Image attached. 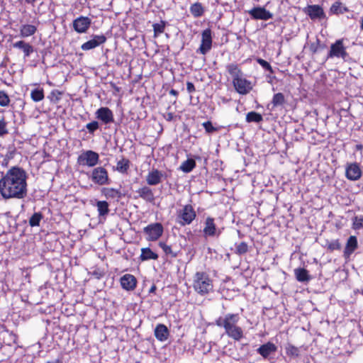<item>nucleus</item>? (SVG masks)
<instances>
[{"instance_id":"nucleus-1","label":"nucleus","mask_w":363,"mask_h":363,"mask_svg":"<svg viewBox=\"0 0 363 363\" xmlns=\"http://www.w3.org/2000/svg\"><path fill=\"white\" fill-rule=\"evenodd\" d=\"M26 172L17 167L10 169L0 180V193L6 199H23L26 195Z\"/></svg>"},{"instance_id":"nucleus-2","label":"nucleus","mask_w":363,"mask_h":363,"mask_svg":"<svg viewBox=\"0 0 363 363\" xmlns=\"http://www.w3.org/2000/svg\"><path fill=\"white\" fill-rule=\"evenodd\" d=\"M239 319L238 314L228 313L223 318L219 317L216 320V324L218 327L224 328L225 333L228 337L239 341L243 337L242 329L237 325Z\"/></svg>"},{"instance_id":"nucleus-3","label":"nucleus","mask_w":363,"mask_h":363,"mask_svg":"<svg viewBox=\"0 0 363 363\" xmlns=\"http://www.w3.org/2000/svg\"><path fill=\"white\" fill-rule=\"evenodd\" d=\"M193 288L199 294L206 295L213 291V281L204 272H197L193 277Z\"/></svg>"},{"instance_id":"nucleus-4","label":"nucleus","mask_w":363,"mask_h":363,"mask_svg":"<svg viewBox=\"0 0 363 363\" xmlns=\"http://www.w3.org/2000/svg\"><path fill=\"white\" fill-rule=\"evenodd\" d=\"M196 216V214L193 206L190 204H187L178 211L177 218L179 219V223L184 226L191 223Z\"/></svg>"},{"instance_id":"nucleus-5","label":"nucleus","mask_w":363,"mask_h":363,"mask_svg":"<svg viewBox=\"0 0 363 363\" xmlns=\"http://www.w3.org/2000/svg\"><path fill=\"white\" fill-rule=\"evenodd\" d=\"M99 160V154L92 150H87L81 154L77 158V162L82 166L94 167Z\"/></svg>"},{"instance_id":"nucleus-6","label":"nucleus","mask_w":363,"mask_h":363,"mask_svg":"<svg viewBox=\"0 0 363 363\" xmlns=\"http://www.w3.org/2000/svg\"><path fill=\"white\" fill-rule=\"evenodd\" d=\"M144 233L147 235L148 240H157L163 233V227L160 223H155L148 225L144 228Z\"/></svg>"},{"instance_id":"nucleus-7","label":"nucleus","mask_w":363,"mask_h":363,"mask_svg":"<svg viewBox=\"0 0 363 363\" xmlns=\"http://www.w3.org/2000/svg\"><path fill=\"white\" fill-rule=\"evenodd\" d=\"M341 57L343 60L347 57V52L343 45V40L340 39L331 45L330 50L328 53V57Z\"/></svg>"},{"instance_id":"nucleus-8","label":"nucleus","mask_w":363,"mask_h":363,"mask_svg":"<svg viewBox=\"0 0 363 363\" xmlns=\"http://www.w3.org/2000/svg\"><path fill=\"white\" fill-rule=\"evenodd\" d=\"M233 84L235 90L240 94L245 95L252 89L251 82L243 78L242 75L238 78L233 79Z\"/></svg>"},{"instance_id":"nucleus-9","label":"nucleus","mask_w":363,"mask_h":363,"mask_svg":"<svg viewBox=\"0 0 363 363\" xmlns=\"http://www.w3.org/2000/svg\"><path fill=\"white\" fill-rule=\"evenodd\" d=\"M91 180L99 185L108 184V175L106 169L102 167L94 169L91 174Z\"/></svg>"},{"instance_id":"nucleus-10","label":"nucleus","mask_w":363,"mask_h":363,"mask_svg":"<svg viewBox=\"0 0 363 363\" xmlns=\"http://www.w3.org/2000/svg\"><path fill=\"white\" fill-rule=\"evenodd\" d=\"M252 18L267 21L273 18V14L264 7H254L248 11Z\"/></svg>"},{"instance_id":"nucleus-11","label":"nucleus","mask_w":363,"mask_h":363,"mask_svg":"<svg viewBox=\"0 0 363 363\" xmlns=\"http://www.w3.org/2000/svg\"><path fill=\"white\" fill-rule=\"evenodd\" d=\"M91 23L89 17L80 16L73 21V28L79 33H86Z\"/></svg>"},{"instance_id":"nucleus-12","label":"nucleus","mask_w":363,"mask_h":363,"mask_svg":"<svg viewBox=\"0 0 363 363\" xmlns=\"http://www.w3.org/2000/svg\"><path fill=\"white\" fill-rule=\"evenodd\" d=\"M211 30L210 29H206L202 32L201 44L199 49L200 52L205 55L211 48Z\"/></svg>"},{"instance_id":"nucleus-13","label":"nucleus","mask_w":363,"mask_h":363,"mask_svg":"<svg viewBox=\"0 0 363 363\" xmlns=\"http://www.w3.org/2000/svg\"><path fill=\"white\" fill-rule=\"evenodd\" d=\"M106 40V38L105 35H96L92 39L82 44L81 48L83 50H89L104 43Z\"/></svg>"},{"instance_id":"nucleus-14","label":"nucleus","mask_w":363,"mask_h":363,"mask_svg":"<svg viewBox=\"0 0 363 363\" xmlns=\"http://www.w3.org/2000/svg\"><path fill=\"white\" fill-rule=\"evenodd\" d=\"M305 13L313 20L325 18V13L323 8L319 5H310L305 9Z\"/></svg>"},{"instance_id":"nucleus-15","label":"nucleus","mask_w":363,"mask_h":363,"mask_svg":"<svg viewBox=\"0 0 363 363\" xmlns=\"http://www.w3.org/2000/svg\"><path fill=\"white\" fill-rule=\"evenodd\" d=\"M96 118L101 120L104 123L108 124L113 122V115L112 111L107 107H101L96 112Z\"/></svg>"},{"instance_id":"nucleus-16","label":"nucleus","mask_w":363,"mask_h":363,"mask_svg":"<svg viewBox=\"0 0 363 363\" xmlns=\"http://www.w3.org/2000/svg\"><path fill=\"white\" fill-rule=\"evenodd\" d=\"M345 174L348 179L356 181L361 177L362 171L357 163H352L347 167Z\"/></svg>"},{"instance_id":"nucleus-17","label":"nucleus","mask_w":363,"mask_h":363,"mask_svg":"<svg viewBox=\"0 0 363 363\" xmlns=\"http://www.w3.org/2000/svg\"><path fill=\"white\" fill-rule=\"evenodd\" d=\"M120 281L122 288L127 291H132L136 287L137 280L132 274H126L123 275Z\"/></svg>"},{"instance_id":"nucleus-18","label":"nucleus","mask_w":363,"mask_h":363,"mask_svg":"<svg viewBox=\"0 0 363 363\" xmlns=\"http://www.w3.org/2000/svg\"><path fill=\"white\" fill-rule=\"evenodd\" d=\"M277 350V346L270 342L261 345L257 352L264 359H267L271 354L274 353Z\"/></svg>"},{"instance_id":"nucleus-19","label":"nucleus","mask_w":363,"mask_h":363,"mask_svg":"<svg viewBox=\"0 0 363 363\" xmlns=\"http://www.w3.org/2000/svg\"><path fill=\"white\" fill-rule=\"evenodd\" d=\"M138 197L143 199L147 202L153 203L155 201V196L152 190L148 186H143L136 191Z\"/></svg>"},{"instance_id":"nucleus-20","label":"nucleus","mask_w":363,"mask_h":363,"mask_svg":"<svg viewBox=\"0 0 363 363\" xmlns=\"http://www.w3.org/2000/svg\"><path fill=\"white\" fill-rule=\"evenodd\" d=\"M358 247L357 239L355 236H350L346 243L344 250V257L349 258L354 251Z\"/></svg>"},{"instance_id":"nucleus-21","label":"nucleus","mask_w":363,"mask_h":363,"mask_svg":"<svg viewBox=\"0 0 363 363\" xmlns=\"http://www.w3.org/2000/svg\"><path fill=\"white\" fill-rule=\"evenodd\" d=\"M155 335L158 340L163 342L168 339L169 332L166 325L159 324L155 329Z\"/></svg>"},{"instance_id":"nucleus-22","label":"nucleus","mask_w":363,"mask_h":363,"mask_svg":"<svg viewBox=\"0 0 363 363\" xmlns=\"http://www.w3.org/2000/svg\"><path fill=\"white\" fill-rule=\"evenodd\" d=\"M216 225L214 223V219L208 217L205 222V227L203 228V233L208 236H214L216 235Z\"/></svg>"},{"instance_id":"nucleus-23","label":"nucleus","mask_w":363,"mask_h":363,"mask_svg":"<svg viewBox=\"0 0 363 363\" xmlns=\"http://www.w3.org/2000/svg\"><path fill=\"white\" fill-rule=\"evenodd\" d=\"M162 174L157 169H154L149 172L147 176V183L149 185H157L161 182Z\"/></svg>"},{"instance_id":"nucleus-24","label":"nucleus","mask_w":363,"mask_h":363,"mask_svg":"<svg viewBox=\"0 0 363 363\" xmlns=\"http://www.w3.org/2000/svg\"><path fill=\"white\" fill-rule=\"evenodd\" d=\"M14 48L21 49L24 53V57H28L33 52V48L29 43L19 40L13 44Z\"/></svg>"},{"instance_id":"nucleus-25","label":"nucleus","mask_w":363,"mask_h":363,"mask_svg":"<svg viewBox=\"0 0 363 363\" xmlns=\"http://www.w3.org/2000/svg\"><path fill=\"white\" fill-rule=\"evenodd\" d=\"M37 28L33 25L24 24L20 28V36L21 38H27L35 33Z\"/></svg>"},{"instance_id":"nucleus-26","label":"nucleus","mask_w":363,"mask_h":363,"mask_svg":"<svg viewBox=\"0 0 363 363\" xmlns=\"http://www.w3.org/2000/svg\"><path fill=\"white\" fill-rule=\"evenodd\" d=\"M296 279L301 282L308 281L311 279L308 272L303 268H298L294 270Z\"/></svg>"},{"instance_id":"nucleus-27","label":"nucleus","mask_w":363,"mask_h":363,"mask_svg":"<svg viewBox=\"0 0 363 363\" xmlns=\"http://www.w3.org/2000/svg\"><path fill=\"white\" fill-rule=\"evenodd\" d=\"M226 69L228 73L232 76L233 79L238 78L242 75V71L238 68L236 64L232 63L226 66Z\"/></svg>"},{"instance_id":"nucleus-28","label":"nucleus","mask_w":363,"mask_h":363,"mask_svg":"<svg viewBox=\"0 0 363 363\" xmlns=\"http://www.w3.org/2000/svg\"><path fill=\"white\" fill-rule=\"evenodd\" d=\"M96 207L99 216H106L109 213L108 203L105 201H97Z\"/></svg>"},{"instance_id":"nucleus-29","label":"nucleus","mask_w":363,"mask_h":363,"mask_svg":"<svg viewBox=\"0 0 363 363\" xmlns=\"http://www.w3.org/2000/svg\"><path fill=\"white\" fill-rule=\"evenodd\" d=\"M142 253L140 255V259L142 260H148V259H157L158 255L152 251L150 248H143Z\"/></svg>"},{"instance_id":"nucleus-30","label":"nucleus","mask_w":363,"mask_h":363,"mask_svg":"<svg viewBox=\"0 0 363 363\" xmlns=\"http://www.w3.org/2000/svg\"><path fill=\"white\" fill-rule=\"evenodd\" d=\"M196 166V162L193 159H188L182 162L180 169L186 173H189L193 170Z\"/></svg>"},{"instance_id":"nucleus-31","label":"nucleus","mask_w":363,"mask_h":363,"mask_svg":"<svg viewBox=\"0 0 363 363\" xmlns=\"http://www.w3.org/2000/svg\"><path fill=\"white\" fill-rule=\"evenodd\" d=\"M190 11L194 17H200L203 14L204 9L200 3H195L190 7Z\"/></svg>"},{"instance_id":"nucleus-32","label":"nucleus","mask_w":363,"mask_h":363,"mask_svg":"<svg viewBox=\"0 0 363 363\" xmlns=\"http://www.w3.org/2000/svg\"><path fill=\"white\" fill-rule=\"evenodd\" d=\"M30 97L35 102H38L44 99V91L43 89H35L31 91Z\"/></svg>"},{"instance_id":"nucleus-33","label":"nucleus","mask_w":363,"mask_h":363,"mask_svg":"<svg viewBox=\"0 0 363 363\" xmlns=\"http://www.w3.org/2000/svg\"><path fill=\"white\" fill-rule=\"evenodd\" d=\"M262 120H263L262 116L260 113H257L255 111L249 112L246 116V121L248 123H251V122L259 123V122L262 121Z\"/></svg>"},{"instance_id":"nucleus-34","label":"nucleus","mask_w":363,"mask_h":363,"mask_svg":"<svg viewBox=\"0 0 363 363\" xmlns=\"http://www.w3.org/2000/svg\"><path fill=\"white\" fill-rule=\"evenodd\" d=\"M299 349L291 344L286 346V353L290 357H298L299 356Z\"/></svg>"},{"instance_id":"nucleus-35","label":"nucleus","mask_w":363,"mask_h":363,"mask_svg":"<svg viewBox=\"0 0 363 363\" xmlns=\"http://www.w3.org/2000/svg\"><path fill=\"white\" fill-rule=\"evenodd\" d=\"M285 103V98L282 93L275 94L272 98V104L273 107L282 106Z\"/></svg>"},{"instance_id":"nucleus-36","label":"nucleus","mask_w":363,"mask_h":363,"mask_svg":"<svg viewBox=\"0 0 363 363\" xmlns=\"http://www.w3.org/2000/svg\"><path fill=\"white\" fill-rule=\"evenodd\" d=\"M130 162L128 159L123 158L117 162L116 169L121 173H125L129 168Z\"/></svg>"},{"instance_id":"nucleus-37","label":"nucleus","mask_w":363,"mask_h":363,"mask_svg":"<svg viewBox=\"0 0 363 363\" xmlns=\"http://www.w3.org/2000/svg\"><path fill=\"white\" fill-rule=\"evenodd\" d=\"M330 11L333 13H343L347 11V9L342 6V3L340 1L335 2L330 7Z\"/></svg>"},{"instance_id":"nucleus-38","label":"nucleus","mask_w":363,"mask_h":363,"mask_svg":"<svg viewBox=\"0 0 363 363\" xmlns=\"http://www.w3.org/2000/svg\"><path fill=\"white\" fill-rule=\"evenodd\" d=\"M43 218L42 213L40 212L35 213L29 220V224L30 226H38L40 221Z\"/></svg>"},{"instance_id":"nucleus-39","label":"nucleus","mask_w":363,"mask_h":363,"mask_svg":"<svg viewBox=\"0 0 363 363\" xmlns=\"http://www.w3.org/2000/svg\"><path fill=\"white\" fill-rule=\"evenodd\" d=\"M104 194L107 198H120L121 196V194L119 190H116L112 188L105 189Z\"/></svg>"},{"instance_id":"nucleus-40","label":"nucleus","mask_w":363,"mask_h":363,"mask_svg":"<svg viewBox=\"0 0 363 363\" xmlns=\"http://www.w3.org/2000/svg\"><path fill=\"white\" fill-rule=\"evenodd\" d=\"M159 246L163 250L164 252L166 255H171L172 257H176L177 256V253L175 252H173L172 250V248L169 245H167L166 243L163 242H160L159 243Z\"/></svg>"},{"instance_id":"nucleus-41","label":"nucleus","mask_w":363,"mask_h":363,"mask_svg":"<svg viewBox=\"0 0 363 363\" xmlns=\"http://www.w3.org/2000/svg\"><path fill=\"white\" fill-rule=\"evenodd\" d=\"M352 228L354 230H359L363 228V216H355L353 218Z\"/></svg>"},{"instance_id":"nucleus-42","label":"nucleus","mask_w":363,"mask_h":363,"mask_svg":"<svg viewBox=\"0 0 363 363\" xmlns=\"http://www.w3.org/2000/svg\"><path fill=\"white\" fill-rule=\"evenodd\" d=\"M9 102L10 99L8 94L4 91H0V106H7L9 104Z\"/></svg>"},{"instance_id":"nucleus-43","label":"nucleus","mask_w":363,"mask_h":363,"mask_svg":"<svg viewBox=\"0 0 363 363\" xmlns=\"http://www.w3.org/2000/svg\"><path fill=\"white\" fill-rule=\"evenodd\" d=\"M248 246L246 242H242L236 246V253L238 255H242L247 252Z\"/></svg>"},{"instance_id":"nucleus-44","label":"nucleus","mask_w":363,"mask_h":363,"mask_svg":"<svg viewBox=\"0 0 363 363\" xmlns=\"http://www.w3.org/2000/svg\"><path fill=\"white\" fill-rule=\"evenodd\" d=\"M8 128H7V123L5 121L4 118L0 119V137H3L5 135L8 134Z\"/></svg>"},{"instance_id":"nucleus-45","label":"nucleus","mask_w":363,"mask_h":363,"mask_svg":"<svg viewBox=\"0 0 363 363\" xmlns=\"http://www.w3.org/2000/svg\"><path fill=\"white\" fill-rule=\"evenodd\" d=\"M257 62L265 69L269 71L271 73H273L274 71H273V69L272 67V66L270 65V64L269 62H267V61H265L263 59H261V58H258L257 59Z\"/></svg>"},{"instance_id":"nucleus-46","label":"nucleus","mask_w":363,"mask_h":363,"mask_svg":"<svg viewBox=\"0 0 363 363\" xmlns=\"http://www.w3.org/2000/svg\"><path fill=\"white\" fill-rule=\"evenodd\" d=\"M86 128L89 130V133H93L95 130L99 128V123L96 121H92L86 124Z\"/></svg>"},{"instance_id":"nucleus-47","label":"nucleus","mask_w":363,"mask_h":363,"mask_svg":"<svg viewBox=\"0 0 363 363\" xmlns=\"http://www.w3.org/2000/svg\"><path fill=\"white\" fill-rule=\"evenodd\" d=\"M153 29L155 35L162 33L164 30V24L163 23H155L153 25Z\"/></svg>"},{"instance_id":"nucleus-48","label":"nucleus","mask_w":363,"mask_h":363,"mask_svg":"<svg viewBox=\"0 0 363 363\" xmlns=\"http://www.w3.org/2000/svg\"><path fill=\"white\" fill-rule=\"evenodd\" d=\"M203 126L205 128L206 131L208 133H211L216 130V128H214L210 121H206L203 123Z\"/></svg>"},{"instance_id":"nucleus-49","label":"nucleus","mask_w":363,"mask_h":363,"mask_svg":"<svg viewBox=\"0 0 363 363\" xmlns=\"http://www.w3.org/2000/svg\"><path fill=\"white\" fill-rule=\"evenodd\" d=\"M340 244L338 240H335L328 244V249L330 250H339L340 249Z\"/></svg>"},{"instance_id":"nucleus-50","label":"nucleus","mask_w":363,"mask_h":363,"mask_svg":"<svg viewBox=\"0 0 363 363\" xmlns=\"http://www.w3.org/2000/svg\"><path fill=\"white\" fill-rule=\"evenodd\" d=\"M186 89L189 94L193 93L196 90L194 84L190 82H187L186 83Z\"/></svg>"},{"instance_id":"nucleus-51","label":"nucleus","mask_w":363,"mask_h":363,"mask_svg":"<svg viewBox=\"0 0 363 363\" xmlns=\"http://www.w3.org/2000/svg\"><path fill=\"white\" fill-rule=\"evenodd\" d=\"M164 118L167 121H171L174 118V114L172 113H168L164 116Z\"/></svg>"},{"instance_id":"nucleus-52","label":"nucleus","mask_w":363,"mask_h":363,"mask_svg":"<svg viewBox=\"0 0 363 363\" xmlns=\"http://www.w3.org/2000/svg\"><path fill=\"white\" fill-rule=\"evenodd\" d=\"M169 94H172V95H174V96H177V95H178V91H176V90H174V89H171V90L169 91Z\"/></svg>"},{"instance_id":"nucleus-53","label":"nucleus","mask_w":363,"mask_h":363,"mask_svg":"<svg viewBox=\"0 0 363 363\" xmlns=\"http://www.w3.org/2000/svg\"><path fill=\"white\" fill-rule=\"evenodd\" d=\"M156 290V286L155 285L152 286V287L150 289V293H153Z\"/></svg>"},{"instance_id":"nucleus-54","label":"nucleus","mask_w":363,"mask_h":363,"mask_svg":"<svg viewBox=\"0 0 363 363\" xmlns=\"http://www.w3.org/2000/svg\"><path fill=\"white\" fill-rule=\"evenodd\" d=\"M26 2H27L28 4H33L36 1V0H25Z\"/></svg>"},{"instance_id":"nucleus-55","label":"nucleus","mask_w":363,"mask_h":363,"mask_svg":"<svg viewBox=\"0 0 363 363\" xmlns=\"http://www.w3.org/2000/svg\"><path fill=\"white\" fill-rule=\"evenodd\" d=\"M361 29L363 30V18L361 20Z\"/></svg>"},{"instance_id":"nucleus-56","label":"nucleus","mask_w":363,"mask_h":363,"mask_svg":"<svg viewBox=\"0 0 363 363\" xmlns=\"http://www.w3.org/2000/svg\"><path fill=\"white\" fill-rule=\"evenodd\" d=\"M45 363H55V362H50V361H48V362H45Z\"/></svg>"}]
</instances>
